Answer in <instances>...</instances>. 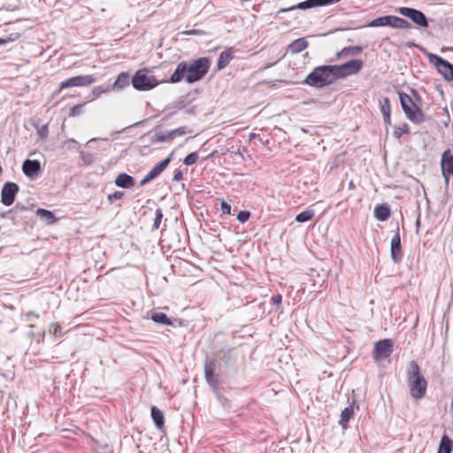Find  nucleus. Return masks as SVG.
<instances>
[{
  "mask_svg": "<svg viewBox=\"0 0 453 453\" xmlns=\"http://www.w3.org/2000/svg\"><path fill=\"white\" fill-rule=\"evenodd\" d=\"M231 353H232V349H227L225 353H224V357L227 355L228 357L231 356Z\"/></svg>",
  "mask_w": 453,
  "mask_h": 453,
  "instance_id": "51",
  "label": "nucleus"
},
{
  "mask_svg": "<svg viewBox=\"0 0 453 453\" xmlns=\"http://www.w3.org/2000/svg\"><path fill=\"white\" fill-rule=\"evenodd\" d=\"M170 157H166L164 160L157 163L149 173L148 174L141 180L140 184L142 186L147 184L155 178H157L163 171L166 169L170 163Z\"/></svg>",
  "mask_w": 453,
  "mask_h": 453,
  "instance_id": "16",
  "label": "nucleus"
},
{
  "mask_svg": "<svg viewBox=\"0 0 453 453\" xmlns=\"http://www.w3.org/2000/svg\"><path fill=\"white\" fill-rule=\"evenodd\" d=\"M364 63L361 59H352L340 65H333L334 77L342 79L349 75L357 74L363 68Z\"/></svg>",
  "mask_w": 453,
  "mask_h": 453,
  "instance_id": "7",
  "label": "nucleus"
},
{
  "mask_svg": "<svg viewBox=\"0 0 453 453\" xmlns=\"http://www.w3.org/2000/svg\"><path fill=\"white\" fill-rule=\"evenodd\" d=\"M370 27H391L394 28L400 29H410L411 27V24L405 20L404 19L396 17V16H383L374 19L371 21Z\"/></svg>",
  "mask_w": 453,
  "mask_h": 453,
  "instance_id": "8",
  "label": "nucleus"
},
{
  "mask_svg": "<svg viewBox=\"0 0 453 453\" xmlns=\"http://www.w3.org/2000/svg\"><path fill=\"white\" fill-rule=\"evenodd\" d=\"M198 159V154L196 152H192L186 156L184 158V164L187 165H192L196 163Z\"/></svg>",
  "mask_w": 453,
  "mask_h": 453,
  "instance_id": "37",
  "label": "nucleus"
},
{
  "mask_svg": "<svg viewBox=\"0 0 453 453\" xmlns=\"http://www.w3.org/2000/svg\"><path fill=\"white\" fill-rule=\"evenodd\" d=\"M40 169L41 165L37 160L27 159L22 165L24 174L30 178L35 176L40 172Z\"/></svg>",
  "mask_w": 453,
  "mask_h": 453,
  "instance_id": "18",
  "label": "nucleus"
},
{
  "mask_svg": "<svg viewBox=\"0 0 453 453\" xmlns=\"http://www.w3.org/2000/svg\"><path fill=\"white\" fill-rule=\"evenodd\" d=\"M162 218V214L160 212L157 213V217L155 219V226H157L160 224V219Z\"/></svg>",
  "mask_w": 453,
  "mask_h": 453,
  "instance_id": "50",
  "label": "nucleus"
},
{
  "mask_svg": "<svg viewBox=\"0 0 453 453\" xmlns=\"http://www.w3.org/2000/svg\"><path fill=\"white\" fill-rule=\"evenodd\" d=\"M314 216V211L312 210H306L297 214L296 217V220L298 222H305L311 219Z\"/></svg>",
  "mask_w": 453,
  "mask_h": 453,
  "instance_id": "33",
  "label": "nucleus"
},
{
  "mask_svg": "<svg viewBox=\"0 0 453 453\" xmlns=\"http://www.w3.org/2000/svg\"><path fill=\"white\" fill-rule=\"evenodd\" d=\"M363 49L360 46H352V47H345L342 50L341 52L337 54L338 57L341 56H348L350 54H359L362 52Z\"/></svg>",
  "mask_w": 453,
  "mask_h": 453,
  "instance_id": "32",
  "label": "nucleus"
},
{
  "mask_svg": "<svg viewBox=\"0 0 453 453\" xmlns=\"http://www.w3.org/2000/svg\"><path fill=\"white\" fill-rule=\"evenodd\" d=\"M255 136H256V134H250V139H252V138H254Z\"/></svg>",
  "mask_w": 453,
  "mask_h": 453,
  "instance_id": "53",
  "label": "nucleus"
},
{
  "mask_svg": "<svg viewBox=\"0 0 453 453\" xmlns=\"http://www.w3.org/2000/svg\"><path fill=\"white\" fill-rule=\"evenodd\" d=\"M221 211L224 214H230L231 212V206L226 202L222 201L221 202Z\"/></svg>",
  "mask_w": 453,
  "mask_h": 453,
  "instance_id": "44",
  "label": "nucleus"
},
{
  "mask_svg": "<svg viewBox=\"0 0 453 453\" xmlns=\"http://www.w3.org/2000/svg\"><path fill=\"white\" fill-rule=\"evenodd\" d=\"M124 196V192L122 191H116L112 194H109L107 196L108 201L111 203L114 200H120Z\"/></svg>",
  "mask_w": 453,
  "mask_h": 453,
  "instance_id": "38",
  "label": "nucleus"
},
{
  "mask_svg": "<svg viewBox=\"0 0 453 453\" xmlns=\"http://www.w3.org/2000/svg\"><path fill=\"white\" fill-rule=\"evenodd\" d=\"M150 415L156 427L158 430H162L165 425V418L163 412L157 406H152L150 409Z\"/></svg>",
  "mask_w": 453,
  "mask_h": 453,
  "instance_id": "20",
  "label": "nucleus"
},
{
  "mask_svg": "<svg viewBox=\"0 0 453 453\" xmlns=\"http://www.w3.org/2000/svg\"><path fill=\"white\" fill-rule=\"evenodd\" d=\"M441 164L442 175L446 182H449V176H453V154L449 150L443 152Z\"/></svg>",
  "mask_w": 453,
  "mask_h": 453,
  "instance_id": "15",
  "label": "nucleus"
},
{
  "mask_svg": "<svg viewBox=\"0 0 453 453\" xmlns=\"http://www.w3.org/2000/svg\"><path fill=\"white\" fill-rule=\"evenodd\" d=\"M181 234L176 231V228H162L160 242L162 246H167L169 249H180L181 245V235L186 236L188 228H180Z\"/></svg>",
  "mask_w": 453,
  "mask_h": 453,
  "instance_id": "6",
  "label": "nucleus"
},
{
  "mask_svg": "<svg viewBox=\"0 0 453 453\" xmlns=\"http://www.w3.org/2000/svg\"><path fill=\"white\" fill-rule=\"evenodd\" d=\"M250 216V212L248 211H242L237 215V219L241 223H245Z\"/></svg>",
  "mask_w": 453,
  "mask_h": 453,
  "instance_id": "40",
  "label": "nucleus"
},
{
  "mask_svg": "<svg viewBox=\"0 0 453 453\" xmlns=\"http://www.w3.org/2000/svg\"><path fill=\"white\" fill-rule=\"evenodd\" d=\"M397 12L403 16L411 19L415 24H417L419 27H426L428 26L427 19L425 14L418 10L409 7H400L397 10Z\"/></svg>",
  "mask_w": 453,
  "mask_h": 453,
  "instance_id": "13",
  "label": "nucleus"
},
{
  "mask_svg": "<svg viewBox=\"0 0 453 453\" xmlns=\"http://www.w3.org/2000/svg\"><path fill=\"white\" fill-rule=\"evenodd\" d=\"M212 392L215 395V396L218 399V401L220 403V404L224 408H229L230 407V400L228 398H226L225 395H223L222 388H217L216 391H212Z\"/></svg>",
  "mask_w": 453,
  "mask_h": 453,
  "instance_id": "31",
  "label": "nucleus"
},
{
  "mask_svg": "<svg viewBox=\"0 0 453 453\" xmlns=\"http://www.w3.org/2000/svg\"><path fill=\"white\" fill-rule=\"evenodd\" d=\"M150 319L157 324L172 325L171 319L166 316L165 313L161 311L153 312L150 316Z\"/></svg>",
  "mask_w": 453,
  "mask_h": 453,
  "instance_id": "27",
  "label": "nucleus"
},
{
  "mask_svg": "<svg viewBox=\"0 0 453 453\" xmlns=\"http://www.w3.org/2000/svg\"><path fill=\"white\" fill-rule=\"evenodd\" d=\"M271 302L273 303V304L274 305H278V304H280L281 302H282V296L280 294H276V295H273L272 297H271Z\"/></svg>",
  "mask_w": 453,
  "mask_h": 453,
  "instance_id": "43",
  "label": "nucleus"
},
{
  "mask_svg": "<svg viewBox=\"0 0 453 453\" xmlns=\"http://www.w3.org/2000/svg\"><path fill=\"white\" fill-rule=\"evenodd\" d=\"M234 58L233 51L231 50H225L220 53L218 62L217 67L219 70L224 69L228 65L230 61Z\"/></svg>",
  "mask_w": 453,
  "mask_h": 453,
  "instance_id": "21",
  "label": "nucleus"
},
{
  "mask_svg": "<svg viewBox=\"0 0 453 453\" xmlns=\"http://www.w3.org/2000/svg\"><path fill=\"white\" fill-rule=\"evenodd\" d=\"M338 2H340V0H306L288 8H280L278 12H288L296 9L306 10L314 7L330 5L337 4Z\"/></svg>",
  "mask_w": 453,
  "mask_h": 453,
  "instance_id": "11",
  "label": "nucleus"
},
{
  "mask_svg": "<svg viewBox=\"0 0 453 453\" xmlns=\"http://www.w3.org/2000/svg\"><path fill=\"white\" fill-rule=\"evenodd\" d=\"M184 34L188 35H201L202 32L198 29H191V30L185 31Z\"/></svg>",
  "mask_w": 453,
  "mask_h": 453,
  "instance_id": "46",
  "label": "nucleus"
},
{
  "mask_svg": "<svg viewBox=\"0 0 453 453\" xmlns=\"http://www.w3.org/2000/svg\"><path fill=\"white\" fill-rule=\"evenodd\" d=\"M353 415H354V404H351V405H349L348 407H346L342 411L339 424L343 428H346L349 419L353 417Z\"/></svg>",
  "mask_w": 453,
  "mask_h": 453,
  "instance_id": "23",
  "label": "nucleus"
},
{
  "mask_svg": "<svg viewBox=\"0 0 453 453\" xmlns=\"http://www.w3.org/2000/svg\"><path fill=\"white\" fill-rule=\"evenodd\" d=\"M374 216L377 219L383 221L390 216V209L387 204H379L374 209Z\"/></svg>",
  "mask_w": 453,
  "mask_h": 453,
  "instance_id": "24",
  "label": "nucleus"
},
{
  "mask_svg": "<svg viewBox=\"0 0 453 453\" xmlns=\"http://www.w3.org/2000/svg\"><path fill=\"white\" fill-rule=\"evenodd\" d=\"M453 449V440L448 435H443L440 441L437 453H451Z\"/></svg>",
  "mask_w": 453,
  "mask_h": 453,
  "instance_id": "25",
  "label": "nucleus"
},
{
  "mask_svg": "<svg viewBox=\"0 0 453 453\" xmlns=\"http://www.w3.org/2000/svg\"><path fill=\"white\" fill-rule=\"evenodd\" d=\"M308 47V42L305 40V38H298L295 41H293L289 46L288 50L291 53L296 54L299 52H302Z\"/></svg>",
  "mask_w": 453,
  "mask_h": 453,
  "instance_id": "22",
  "label": "nucleus"
},
{
  "mask_svg": "<svg viewBox=\"0 0 453 453\" xmlns=\"http://www.w3.org/2000/svg\"><path fill=\"white\" fill-rule=\"evenodd\" d=\"M217 363L214 359H206L204 362V378L216 373Z\"/></svg>",
  "mask_w": 453,
  "mask_h": 453,
  "instance_id": "28",
  "label": "nucleus"
},
{
  "mask_svg": "<svg viewBox=\"0 0 453 453\" xmlns=\"http://www.w3.org/2000/svg\"><path fill=\"white\" fill-rule=\"evenodd\" d=\"M211 62L208 58H199L189 65L180 62L169 79V82L177 83L183 79L189 84L200 81L210 70Z\"/></svg>",
  "mask_w": 453,
  "mask_h": 453,
  "instance_id": "1",
  "label": "nucleus"
},
{
  "mask_svg": "<svg viewBox=\"0 0 453 453\" xmlns=\"http://www.w3.org/2000/svg\"><path fill=\"white\" fill-rule=\"evenodd\" d=\"M36 214L41 219H44L45 223L48 225L54 224L56 222V218L53 213L45 209H38Z\"/></svg>",
  "mask_w": 453,
  "mask_h": 453,
  "instance_id": "26",
  "label": "nucleus"
},
{
  "mask_svg": "<svg viewBox=\"0 0 453 453\" xmlns=\"http://www.w3.org/2000/svg\"><path fill=\"white\" fill-rule=\"evenodd\" d=\"M394 343L391 339L380 340L375 342L374 349L372 351V357L375 361L383 360L393 352Z\"/></svg>",
  "mask_w": 453,
  "mask_h": 453,
  "instance_id": "9",
  "label": "nucleus"
},
{
  "mask_svg": "<svg viewBox=\"0 0 453 453\" xmlns=\"http://www.w3.org/2000/svg\"><path fill=\"white\" fill-rule=\"evenodd\" d=\"M335 79L333 65H322L316 67L308 74L304 82L310 86L321 88L331 84Z\"/></svg>",
  "mask_w": 453,
  "mask_h": 453,
  "instance_id": "3",
  "label": "nucleus"
},
{
  "mask_svg": "<svg viewBox=\"0 0 453 453\" xmlns=\"http://www.w3.org/2000/svg\"><path fill=\"white\" fill-rule=\"evenodd\" d=\"M407 381L410 388V395L413 398L421 399L425 396L427 381L421 374L419 365L415 360L410 362L407 371Z\"/></svg>",
  "mask_w": 453,
  "mask_h": 453,
  "instance_id": "2",
  "label": "nucleus"
},
{
  "mask_svg": "<svg viewBox=\"0 0 453 453\" xmlns=\"http://www.w3.org/2000/svg\"><path fill=\"white\" fill-rule=\"evenodd\" d=\"M181 178H182V173L180 170L175 171L174 175H173V180L178 181V180H180Z\"/></svg>",
  "mask_w": 453,
  "mask_h": 453,
  "instance_id": "49",
  "label": "nucleus"
},
{
  "mask_svg": "<svg viewBox=\"0 0 453 453\" xmlns=\"http://www.w3.org/2000/svg\"><path fill=\"white\" fill-rule=\"evenodd\" d=\"M391 257L395 263L400 262L403 257L399 228L391 240Z\"/></svg>",
  "mask_w": 453,
  "mask_h": 453,
  "instance_id": "17",
  "label": "nucleus"
},
{
  "mask_svg": "<svg viewBox=\"0 0 453 453\" xmlns=\"http://www.w3.org/2000/svg\"><path fill=\"white\" fill-rule=\"evenodd\" d=\"M160 81L150 74L148 68L138 70L132 78L134 88L140 91L150 90L158 86Z\"/></svg>",
  "mask_w": 453,
  "mask_h": 453,
  "instance_id": "5",
  "label": "nucleus"
},
{
  "mask_svg": "<svg viewBox=\"0 0 453 453\" xmlns=\"http://www.w3.org/2000/svg\"><path fill=\"white\" fill-rule=\"evenodd\" d=\"M380 106L382 115L391 113V104L388 97H384L380 101Z\"/></svg>",
  "mask_w": 453,
  "mask_h": 453,
  "instance_id": "34",
  "label": "nucleus"
},
{
  "mask_svg": "<svg viewBox=\"0 0 453 453\" xmlns=\"http://www.w3.org/2000/svg\"><path fill=\"white\" fill-rule=\"evenodd\" d=\"M19 37V35L18 34H15V35H10L6 38H0V45L6 44V43L11 42H14Z\"/></svg>",
  "mask_w": 453,
  "mask_h": 453,
  "instance_id": "41",
  "label": "nucleus"
},
{
  "mask_svg": "<svg viewBox=\"0 0 453 453\" xmlns=\"http://www.w3.org/2000/svg\"><path fill=\"white\" fill-rule=\"evenodd\" d=\"M169 133H170V136H172V138L173 139L175 136H177V135H183L187 132H186V127H181L176 128L174 130H172Z\"/></svg>",
  "mask_w": 453,
  "mask_h": 453,
  "instance_id": "42",
  "label": "nucleus"
},
{
  "mask_svg": "<svg viewBox=\"0 0 453 453\" xmlns=\"http://www.w3.org/2000/svg\"><path fill=\"white\" fill-rule=\"evenodd\" d=\"M129 82V76L127 73H121L118 75L115 82L114 87L118 88H123L127 85H128Z\"/></svg>",
  "mask_w": 453,
  "mask_h": 453,
  "instance_id": "30",
  "label": "nucleus"
},
{
  "mask_svg": "<svg viewBox=\"0 0 453 453\" xmlns=\"http://www.w3.org/2000/svg\"><path fill=\"white\" fill-rule=\"evenodd\" d=\"M86 105V103L76 104L73 107L70 109L69 111V117H76L81 115L83 112L84 106Z\"/></svg>",
  "mask_w": 453,
  "mask_h": 453,
  "instance_id": "36",
  "label": "nucleus"
},
{
  "mask_svg": "<svg viewBox=\"0 0 453 453\" xmlns=\"http://www.w3.org/2000/svg\"><path fill=\"white\" fill-rule=\"evenodd\" d=\"M27 320L30 321L33 320V319H38V314L35 313L34 311H29L27 315Z\"/></svg>",
  "mask_w": 453,
  "mask_h": 453,
  "instance_id": "47",
  "label": "nucleus"
},
{
  "mask_svg": "<svg viewBox=\"0 0 453 453\" xmlns=\"http://www.w3.org/2000/svg\"><path fill=\"white\" fill-rule=\"evenodd\" d=\"M115 184L118 187L123 188H129L134 187V179L127 174V173H119L116 179H115Z\"/></svg>",
  "mask_w": 453,
  "mask_h": 453,
  "instance_id": "19",
  "label": "nucleus"
},
{
  "mask_svg": "<svg viewBox=\"0 0 453 453\" xmlns=\"http://www.w3.org/2000/svg\"><path fill=\"white\" fill-rule=\"evenodd\" d=\"M19 186L14 182H6L1 191V202L5 206H10L13 203L15 196L19 192Z\"/></svg>",
  "mask_w": 453,
  "mask_h": 453,
  "instance_id": "14",
  "label": "nucleus"
},
{
  "mask_svg": "<svg viewBox=\"0 0 453 453\" xmlns=\"http://www.w3.org/2000/svg\"><path fill=\"white\" fill-rule=\"evenodd\" d=\"M383 119L387 126L391 125V113L383 114Z\"/></svg>",
  "mask_w": 453,
  "mask_h": 453,
  "instance_id": "48",
  "label": "nucleus"
},
{
  "mask_svg": "<svg viewBox=\"0 0 453 453\" xmlns=\"http://www.w3.org/2000/svg\"><path fill=\"white\" fill-rule=\"evenodd\" d=\"M410 131L409 125L404 123L400 127H396L394 131V136L399 139L403 134H408Z\"/></svg>",
  "mask_w": 453,
  "mask_h": 453,
  "instance_id": "35",
  "label": "nucleus"
},
{
  "mask_svg": "<svg viewBox=\"0 0 453 453\" xmlns=\"http://www.w3.org/2000/svg\"><path fill=\"white\" fill-rule=\"evenodd\" d=\"M50 332L52 333L55 337H58L62 334V327L59 325L52 323L50 327Z\"/></svg>",
  "mask_w": 453,
  "mask_h": 453,
  "instance_id": "39",
  "label": "nucleus"
},
{
  "mask_svg": "<svg viewBox=\"0 0 453 453\" xmlns=\"http://www.w3.org/2000/svg\"><path fill=\"white\" fill-rule=\"evenodd\" d=\"M96 78L93 75H79L71 77L59 84V90L73 87H86L93 84Z\"/></svg>",
  "mask_w": 453,
  "mask_h": 453,
  "instance_id": "12",
  "label": "nucleus"
},
{
  "mask_svg": "<svg viewBox=\"0 0 453 453\" xmlns=\"http://www.w3.org/2000/svg\"><path fill=\"white\" fill-rule=\"evenodd\" d=\"M157 140L159 142H165V141H171V140H173V138H172V136H170V133H168L167 134L158 136Z\"/></svg>",
  "mask_w": 453,
  "mask_h": 453,
  "instance_id": "45",
  "label": "nucleus"
},
{
  "mask_svg": "<svg viewBox=\"0 0 453 453\" xmlns=\"http://www.w3.org/2000/svg\"><path fill=\"white\" fill-rule=\"evenodd\" d=\"M400 104L407 119L413 123H421L424 121V113L419 106L412 98L404 92H399Z\"/></svg>",
  "mask_w": 453,
  "mask_h": 453,
  "instance_id": "4",
  "label": "nucleus"
},
{
  "mask_svg": "<svg viewBox=\"0 0 453 453\" xmlns=\"http://www.w3.org/2000/svg\"><path fill=\"white\" fill-rule=\"evenodd\" d=\"M205 380H206L207 384L209 385L210 388L211 389V391H216L217 388H220L219 387V374L217 372L215 374H211V376L205 378Z\"/></svg>",
  "mask_w": 453,
  "mask_h": 453,
  "instance_id": "29",
  "label": "nucleus"
},
{
  "mask_svg": "<svg viewBox=\"0 0 453 453\" xmlns=\"http://www.w3.org/2000/svg\"><path fill=\"white\" fill-rule=\"evenodd\" d=\"M429 61L435 65L437 71L444 77L448 81H453V65L447 60H444L439 56L430 54Z\"/></svg>",
  "mask_w": 453,
  "mask_h": 453,
  "instance_id": "10",
  "label": "nucleus"
},
{
  "mask_svg": "<svg viewBox=\"0 0 453 453\" xmlns=\"http://www.w3.org/2000/svg\"><path fill=\"white\" fill-rule=\"evenodd\" d=\"M248 238H250V236L245 235L243 239H239L238 242H246Z\"/></svg>",
  "mask_w": 453,
  "mask_h": 453,
  "instance_id": "52",
  "label": "nucleus"
}]
</instances>
